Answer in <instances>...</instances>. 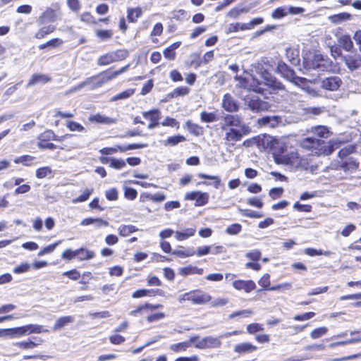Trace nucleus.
<instances>
[{"label":"nucleus","mask_w":361,"mask_h":361,"mask_svg":"<svg viewBox=\"0 0 361 361\" xmlns=\"http://www.w3.org/2000/svg\"><path fill=\"white\" fill-rule=\"evenodd\" d=\"M221 130L224 133L225 144L233 146L243 136L250 133L251 128L246 125L238 115L226 114L221 123Z\"/></svg>","instance_id":"f257e3e1"},{"label":"nucleus","mask_w":361,"mask_h":361,"mask_svg":"<svg viewBox=\"0 0 361 361\" xmlns=\"http://www.w3.org/2000/svg\"><path fill=\"white\" fill-rule=\"evenodd\" d=\"M235 80L238 81L236 87L255 92L263 93L264 91L267 90V87L281 88L279 85H274V80L267 72L261 75L260 80L252 75L247 78H243L236 75Z\"/></svg>","instance_id":"f03ea898"},{"label":"nucleus","mask_w":361,"mask_h":361,"mask_svg":"<svg viewBox=\"0 0 361 361\" xmlns=\"http://www.w3.org/2000/svg\"><path fill=\"white\" fill-rule=\"evenodd\" d=\"M129 68V65H127L121 69L114 72H104L101 74L90 77L78 84L77 86L70 89L66 94H71L75 92L79 91L85 87L90 86L91 89H94L101 87L103 84L116 78L119 75L126 72Z\"/></svg>","instance_id":"7ed1b4c3"},{"label":"nucleus","mask_w":361,"mask_h":361,"mask_svg":"<svg viewBox=\"0 0 361 361\" xmlns=\"http://www.w3.org/2000/svg\"><path fill=\"white\" fill-rule=\"evenodd\" d=\"M300 147L310 151L315 155H328L333 152L334 145L326 144L324 140L315 137H307L300 141Z\"/></svg>","instance_id":"20e7f679"},{"label":"nucleus","mask_w":361,"mask_h":361,"mask_svg":"<svg viewBox=\"0 0 361 361\" xmlns=\"http://www.w3.org/2000/svg\"><path fill=\"white\" fill-rule=\"evenodd\" d=\"M274 161L277 164L289 165L295 168L307 169L309 162L307 159L302 158L297 152H290L286 154H275Z\"/></svg>","instance_id":"39448f33"},{"label":"nucleus","mask_w":361,"mask_h":361,"mask_svg":"<svg viewBox=\"0 0 361 361\" xmlns=\"http://www.w3.org/2000/svg\"><path fill=\"white\" fill-rule=\"evenodd\" d=\"M237 94L244 101L245 106L253 112H261L267 111L270 108V104L265 101L262 100L258 96L249 94L243 96L241 93Z\"/></svg>","instance_id":"423d86ee"},{"label":"nucleus","mask_w":361,"mask_h":361,"mask_svg":"<svg viewBox=\"0 0 361 361\" xmlns=\"http://www.w3.org/2000/svg\"><path fill=\"white\" fill-rule=\"evenodd\" d=\"M128 56V52L125 50H116L113 52L101 56L97 61L99 66H106L111 63L125 59Z\"/></svg>","instance_id":"0eeeda50"},{"label":"nucleus","mask_w":361,"mask_h":361,"mask_svg":"<svg viewBox=\"0 0 361 361\" xmlns=\"http://www.w3.org/2000/svg\"><path fill=\"white\" fill-rule=\"evenodd\" d=\"M257 147L261 151L267 149L276 150V145L279 143L276 138L267 134H262L257 135Z\"/></svg>","instance_id":"6e6552de"},{"label":"nucleus","mask_w":361,"mask_h":361,"mask_svg":"<svg viewBox=\"0 0 361 361\" xmlns=\"http://www.w3.org/2000/svg\"><path fill=\"white\" fill-rule=\"evenodd\" d=\"M147 146V144H130L126 146L115 145L113 147H104L99 149V152L104 155H111L118 152H125L128 150L142 149Z\"/></svg>","instance_id":"1a4fd4ad"},{"label":"nucleus","mask_w":361,"mask_h":361,"mask_svg":"<svg viewBox=\"0 0 361 361\" xmlns=\"http://www.w3.org/2000/svg\"><path fill=\"white\" fill-rule=\"evenodd\" d=\"M209 195L207 192L201 191H192L187 192L185 195V200L195 201V206H203L206 204L209 200Z\"/></svg>","instance_id":"9d476101"},{"label":"nucleus","mask_w":361,"mask_h":361,"mask_svg":"<svg viewBox=\"0 0 361 361\" xmlns=\"http://www.w3.org/2000/svg\"><path fill=\"white\" fill-rule=\"evenodd\" d=\"M221 107L227 112L234 113L240 109L239 103L230 94H225L221 100Z\"/></svg>","instance_id":"9b49d317"},{"label":"nucleus","mask_w":361,"mask_h":361,"mask_svg":"<svg viewBox=\"0 0 361 361\" xmlns=\"http://www.w3.org/2000/svg\"><path fill=\"white\" fill-rule=\"evenodd\" d=\"M232 286L237 290H243L246 293L252 292L256 288L255 283L252 280H235Z\"/></svg>","instance_id":"f8f14e48"},{"label":"nucleus","mask_w":361,"mask_h":361,"mask_svg":"<svg viewBox=\"0 0 361 361\" xmlns=\"http://www.w3.org/2000/svg\"><path fill=\"white\" fill-rule=\"evenodd\" d=\"M212 297L200 290H192L191 302L195 305H204L212 301Z\"/></svg>","instance_id":"ddd939ff"},{"label":"nucleus","mask_w":361,"mask_h":361,"mask_svg":"<svg viewBox=\"0 0 361 361\" xmlns=\"http://www.w3.org/2000/svg\"><path fill=\"white\" fill-rule=\"evenodd\" d=\"M341 85V80L338 76H331L321 81V87L326 90L336 91Z\"/></svg>","instance_id":"4468645a"},{"label":"nucleus","mask_w":361,"mask_h":361,"mask_svg":"<svg viewBox=\"0 0 361 361\" xmlns=\"http://www.w3.org/2000/svg\"><path fill=\"white\" fill-rule=\"evenodd\" d=\"M144 118L149 119L150 123L148 124V129H154L159 125L160 111L157 109L145 111L142 113Z\"/></svg>","instance_id":"2eb2a0df"},{"label":"nucleus","mask_w":361,"mask_h":361,"mask_svg":"<svg viewBox=\"0 0 361 361\" xmlns=\"http://www.w3.org/2000/svg\"><path fill=\"white\" fill-rule=\"evenodd\" d=\"M257 346L248 342H243L235 345L233 350L238 355L252 353L257 350Z\"/></svg>","instance_id":"dca6fc26"},{"label":"nucleus","mask_w":361,"mask_h":361,"mask_svg":"<svg viewBox=\"0 0 361 361\" xmlns=\"http://www.w3.org/2000/svg\"><path fill=\"white\" fill-rule=\"evenodd\" d=\"M281 121V118L278 116H267L258 118L257 123L261 126H268L270 128L276 127Z\"/></svg>","instance_id":"f3484780"},{"label":"nucleus","mask_w":361,"mask_h":361,"mask_svg":"<svg viewBox=\"0 0 361 361\" xmlns=\"http://www.w3.org/2000/svg\"><path fill=\"white\" fill-rule=\"evenodd\" d=\"M202 349L216 348L221 345L219 337L206 336L202 338Z\"/></svg>","instance_id":"a211bd4d"},{"label":"nucleus","mask_w":361,"mask_h":361,"mask_svg":"<svg viewBox=\"0 0 361 361\" xmlns=\"http://www.w3.org/2000/svg\"><path fill=\"white\" fill-rule=\"evenodd\" d=\"M89 120L92 122H96L106 125H111L113 123H116L117 122V118L108 117L105 115L101 114H96L94 115H91L89 117Z\"/></svg>","instance_id":"6ab92c4d"},{"label":"nucleus","mask_w":361,"mask_h":361,"mask_svg":"<svg viewBox=\"0 0 361 361\" xmlns=\"http://www.w3.org/2000/svg\"><path fill=\"white\" fill-rule=\"evenodd\" d=\"M59 18L57 12L52 8H47L39 17V21L41 23L47 22H54Z\"/></svg>","instance_id":"aec40b11"},{"label":"nucleus","mask_w":361,"mask_h":361,"mask_svg":"<svg viewBox=\"0 0 361 361\" xmlns=\"http://www.w3.org/2000/svg\"><path fill=\"white\" fill-rule=\"evenodd\" d=\"M196 232L195 228H186L175 232V238L178 241H183L192 237Z\"/></svg>","instance_id":"412c9836"},{"label":"nucleus","mask_w":361,"mask_h":361,"mask_svg":"<svg viewBox=\"0 0 361 361\" xmlns=\"http://www.w3.org/2000/svg\"><path fill=\"white\" fill-rule=\"evenodd\" d=\"M178 272L182 276H187V275H202L204 273V269L202 268H199L195 266H188L185 267H180L178 270Z\"/></svg>","instance_id":"4be33fe9"},{"label":"nucleus","mask_w":361,"mask_h":361,"mask_svg":"<svg viewBox=\"0 0 361 361\" xmlns=\"http://www.w3.org/2000/svg\"><path fill=\"white\" fill-rule=\"evenodd\" d=\"M51 80V78L45 74H34L30 78L27 87H32L38 83H47Z\"/></svg>","instance_id":"5701e85b"},{"label":"nucleus","mask_w":361,"mask_h":361,"mask_svg":"<svg viewBox=\"0 0 361 361\" xmlns=\"http://www.w3.org/2000/svg\"><path fill=\"white\" fill-rule=\"evenodd\" d=\"M25 336L32 334H41V333H48L49 331L47 329H44L42 326L39 324H27L24 326Z\"/></svg>","instance_id":"b1692460"},{"label":"nucleus","mask_w":361,"mask_h":361,"mask_svg":"<svg viewBox=\"0 0 361 361\" xmlns=\"http://www.w3.org/2000/svg\"><path fill=\"white\" fill-rule=\"evenodd\" d=\"M25 336L24 326L6 329L5 338H14Z\"/></svg>","instance_id":"393cba45"},{"label":"nucleus","mask_w":361,"mask_h":361,"mask_svg":"<svg viewBox=\"0 0 361 361\" xmlns=\"http://www.w3.org/2000/svg\"><path fill=\"white\" fill-rule=\"evenodd\" d=\"M74 322V317L72 316H65L57 319L53 326L54 331H58L61 329L63 326L73 323Z\"/></svg>","instance_id":"a878e982"},{"label":"nucleus","mask_w":361,"mask_h":361,"mask_svg":"<svg viewBox=\"0 0 361 361\" xmlns=\"http://www.w3.org/2000/svg\"><path fill=\"white\" fill-rule=\"evenodd\" d=\"M43 342H44V341L42 338H38L37 343H35L30 340H27V341H24L16 342V343H13V345L19 348H21V349L29 350V349H33L37 345L41 344Z\"/></svg>","instance_id":"bb28decb"},{"label":"nucleus","mask_w":361,"mask_h":361,"mask_svg":"<svg viewBox=\"0 0 361 361\" xmlns=\"http://www.w3.org/2000/svg\"><path fill=\"white\" fill-rule=\"evenodd\" d=\"M329 20L334 24H340L343 22L350 20L351 15L348 13H341L329 16Z\"/></svg>","instance_id":"cd10ccee"},{"label":"nucleus","mask_w":361,"mask_h":361,"mask_svg":"<svg viewBox=\"0 0 361 361\" xmlns=\"http://www.w3.org/2000/svg\"><path fill=\"white\" fill-rule=\"evenodd\" d=\"M345 64L351 71L357 69L361 66V58L358 56H349L345 59Z\"/></svg>","instance_id":"c85d7f7f"},{"label":"nucleus","mask_w":361,"mask_h":361,"mask_svg":"<svg viewBox=\"0 0 361 361\" xmlns=\"http://www.w3.org/2000/svg\"><path fill=\"white\" fill-rule=\"evenodd\" d=\"M161 295V290H157L156 291H154V290H149V289H140V290H137L136 291H135L132 296L133 298H142V297H145V296H147V295Z\"/></svg>","instance_id":"c756f323"},{"label":"nucleus","mask_w":361,"mask_h":361,"mask_svg":"<svg viewBox=\"0 0 361 361\" xmlns=\"http://www.w3.org/2000/svg\"><path fill=\"white\" fill-rule=\"evenodd\" d=\"M339 44L347 51H350L353 49V43L349 35H342L338 38Z\"/></svg>","instance_id":"7c9ffc66"},{"label":"nucleus","mask_w":361,"mask_h":361,"mask_svg":"<svg viewBox=\"0 0 361 361\" xmlns=\"http://www.w3.org/2000/svg\"><path fill=\"white\" fill-rule=\"evenodd\" d=\"M77 255L80 261L90 259L94 257L93 251L82 247L77 250Z\"/></svg>","instance_id":"2f4dec72"},{"label":"nucleus","mask_w":361,"mask_h":361,"mask_svg":"<svg viewBox=\"0 0 361 361\" xmlns=\"http://www.w3.org/2000/svg\"><path fill=\"white\" fill-rule=\"evenodd\" d=\"M185 140V137L183 135H178L175 136L169 137L166 140L163 141V145L165 147L175 146L180 142Z\"/></svg>","instance_id":"473e14b6"},{"label":"nucleus","mask_w":361,"mask_h":361,"mask_svg":"<svg viewBox=\"0 0 361 361\" xmlns=\"http://www.w3.org/2000/svg\"><path fill=\"white\" fill-rule=\"evenodd\" d=\"M137 230L138 229L133 225H121L118 228L120 235L123 237L128 236Z\"/></svg>","instance_id":"72a5a7b5"},{"label":"nucleus","mask_w":361,"mask_h":361,"mask_svg":"<svg viewBox=\"0 0 361 361\" xmlns=\"http://www.w3.org/2000/svg\"><path fill=\"white\" fill-rule=\"evenodd\" d=\"M316 136L320 138H326L329 135L328 128L323 126H315L311 130Z\"/></svg>","instance_id":"f704fd0d"},{"label":"nucleus","mask_w":361,"mask_h":361,"mask_svg":"<svg viewBox=\"0 0 361 361\" xmlns=\"http://www.w3.org/2000/svg\"><path fill=\"white\" fill-rule=\"evenodd\" d=\"M188 348H190V342H188V341L172 344L169 347L170 350L174 353L184 352Z\"/></svg>","instance_id":"c9c22d12"},{"label":"nucleus","mask_w":361,"mask_h":361,"mask_svg":"<svg viewBox=\"0 0 361 361\" xmlns=\"http://www.w3.org/2000/svg\"><path fill=\"white\" fill-rule=\"evenodd\" d=\"M200 118L202 122L212 123L218 120L217 115L215 112L202 111L200 114Z\"/></svg>","instance_id":"e433bc0d"},{"label":"nucleus","mask_w":361,"mask_h":361,"mask_svg":"<svg viewBox=\"0 0 361 361\" xmlns=\"http://www.w3.org/2000/svg\"><path fill=\"white\" fill-rule=\"evenodd\" d=\"M55 30V26L47 25L41 27L37 32L35 34V37L37 39H42L48 34L53 32Z\"/></svg>","instance_id":"4c0bfd02"},{"label":"nucleus","mask_w":361,"mask_h":361,"mask_svg":"<svg viewBox=\"0 0 361 361\" xmlns=\"http://www.w3.org/2000/svg\"><path fill=\"white\" fill-rule=\"evenodd\" d=\"M142 13V9L139 7L135 8H129L128 10V18L130 22H135L137 18L141 16Z\"/></svg>","instance_id":"58836bf2"},{"label":"nucleus","mask_w":361,"mask_h":361,"mask_svg":"<svg viewBox=\"0 0 361 361\" xmlns=\"http://www.w3.org/2000/svg\"><path fill=\"white\" fill-rule=\"evenodd\" d=\"M286 56L287 59L293 64L298 62V51L292 47H288L286 49Z\"/></svg>","instance_id":"ea45409f"},{"label":"nucleus","mask_w":361,"mask_h":361,"mask_svg":"<svg viewBox=\"0 0 361 361\" xmlns=\"http://www.w3.org/2000/svg\"><path fill=\"white\" fill-rule=\"evenodd\" d=\"M35 157L30 155H23L19 157H17L14 159V162L16 164H22L25 166H31L32 164V161L35 160Z\"/></svg>","instance_id":"a19ab883"},{"label":"nucleus","mask_w":361,"mask_h":361,"mask_svg":"<svg viewBox=\"0 0 361 361\" xmlns=\"http://www.w3.org/2000/svg\"><path fill=\"white\" fill-rule=\"evenodd\" d=\"M135 92V90L133 89H128L125 91H123L120 92L119 94H116V96L111 98V102H115L120 99H125L130 97H131Z\"/></svg>","instance_id":"79ce46f5"},{"label":"nucleus","mask_w":361,"mask_h":361,"mask_svg":"<svg viewBox=\"0 0 361 361\" xmlns=\"http://www.w3.org/2000/svg\"><path fill=\"white\" fill-rule=\"evenodd\" d=\"M357 166H358V163L356 161L353 160L352 159H350L348 161H347L341 164V168L345 171H350V172H353V171H355L357 169Z\"/></svg>","instance_id":"37998d69"},{"label":"nucleus","mask_w":361,"mask_h":361,"mask_svg":"<svg viewBox=\"0 0 361 361\" xmlns=\"http://www.w3.org/2000/svg\"><path fill=\"white\" fill-rule=\"evenodd\" d=\"M288 15L286 7H279L271 13V18L274 19H281Z\"/></svg>","instance_id":"c03bdc74"},{"label":"nucleus","mask_w":361,"mask_h":361,"mask_svg":"<svg viewBox=\"0 0 361 361\" xmlns=\"http://www.w3.org/2000/svg\"><path fill=\"white\" fill-rule=\"evenodd\" d=\"M96 35L102 41H106L111 38L113 36V32L110 30H97Z\"/></svg>","instance_id":"a18cd8bd"},{"label":"nucleus","mask_w":361,"mask_h":361,"mask_svg":"<svg viewBox=\"0 0 361 361\" xmlns=\"http://www.w3.org/2000/svg\"><path fill=\"white\" fill-rule=\"evenodd\" d=\"M127 183L128 182H126L123 185L125 197L128 200H133L136 198V197L137 195V192L136 190H135L132 188L127 187L126 186Z\"/></svg>","instance_id":"49530a36"},{"label":"nucleus","mask_w":361,"mask_h":361,"mask_svg":"<svg viewBox=\"0 0 361 361\" xmlns=\"http://www.w3.org/2000/svg\"><path fill=\"white\" fill-rule=\"evenodd\" d=\"M126 166V161L122 159H116L113 157L111 162L110 163V167L116 170H121L125 168Z\"/></svg>","instance_id":"de8ad7c7"},{"label":"nucleus","mask_w":361,"mask_h":361,"mask_svg":"<svg viewBox=\"0 0 361 361\" xmlns=\"http://www.w3.org/2000/svg\"><path fill=\"white\" fill-rule=\"evenodd\" d=\"M247 11H248V10L247 8H240L235 7V8H233L232 9H231L228 12L227 16L235 19V18H238L240 14L247 13Z\"/></svg>","instance_id":"09e8293b"},{"label":"nucleus","mask_w":361,"mask_h":361,"mask_svg":"<svg viewBox=\"0 0 361 361\" xmlns=\"http://www.w3.org/2000/svg\"><path fill=\"white\" fill-rule=\"evenodd\" d=\"M305 253L307 254L309 256H315V255H325V256H329L331 255V252L330 251H324L323 252L322 250H316L314 248H307L305 250Z\"/></svg>","instance_id":"8fccbe9b"},{"label":"nucleus","mask_w":361,"mask_h":361,"mask_svg":"<svg viewBox=\"0 0 361 361\" xmlns=\"http://www.w3.org/2000/svg\"><path fill=\"white\" fill-rule=\"evenodd\" d=\"M93 192V189H85L81 195L73 200V203L82 202L89 199L90 196Z\"/></svg>","instance_id":"3c124183"},{"label":"nucleus","mask_w":361,"mask_h":361,"mask_svg":"<svg viewBox=\"0 0 361 361\" xmlns=\"http://www.w3.org/2000/svg\"><path fill=\"white\" fill-rule=\"evenodd\" d=\"M51 175V169L49 166L39 168L36 171L37 178H44Z\"/></svg>","instance_id":"603ef678"},{"label":"nucleus","mask_w":361,"mask_h":361,"mask_svg":"<svg viewBox=\"0 0 361 361\" xmlns=\"http://www.w3.org/2000/svg\"><path fill=\"white\" fill-rule=\"evenodd\" d=\"M292 288V284L290 283H283L276 286H273L269 288V290L272 291H286L289 290Z\"/></svg>","instance_id":"864d4df0"},{"label":"nucleus","mask_w":361,"mask_h":361,"mask_svg":"<svg viewBox=\"0 0 361 361\" xmlns=\"http://www.w3.org/2000/svg\"><path fill=\"white\" fill-rule=\"evenodd\" d=\"M67 128L71 131H77V132H83L85 131V128L79 123L75 121H69L66 124Z\"/></svg>","instance_id":"5fc2aeb1"},{"label":"nucleus","mask_w":361,"mask_h":361,"mask_svg":"<svg viewBox=\"0 0 361 361\" xmlns=\"http://www.w3.org/2000/svg\"><path fill=\"white\" fill-rule=\"evenodd\" d=\"M161 124L163 126H169L171 128H176L177 129H178L180 126L179 122L178 121L169 116L165 118Z\"/></svg>","instance_id":"6e6d98bb"},{"label":"nucleus","mask_w":361,"mask_h":361,"mask_svg":"<svg viewBox=\"0 0 361 361\" xmlns=\"http://www.w3.org/2000/svg\"><path fill=\"white\" fill-rule=\"evenodd\" d=\"M327 331L328 329L326 327H319L313 330L310 334V336L313 339L319 338L322 336L325 335L327 333Z\"/></svg>","instance_id":"4d7b16f0"},{"label":"nucleus","mask_w":361,"mask_h":361,"mask_svg":"<svg viewBox=\"0 0 361 361\" xmlns=\"http://www.w3.org/2000/svg\"><path fill=\"white\" fill-rule=\"evenodd\" d=\"M258 284L264 288L265 290H268L270 286V275L269 274H264L260 279L258 281Z\"/></svg>","instance_id":"13d9d810"},{"label":"nucleus","mask_w":361,"mask_h":361,"mask_svg":"<svg viewBox=\"0 0 361 361\" xmlns=\"http://www.w3.org/2000/svg\"><path fill=\"white\" fill-rule=\"evenodd\" d=\"M61 243V240H59L54 244L49 245L44 247L39 253L38 256H42L45 254L51 253L54 251L56 247Z\"/></svg>","instance_id":"bf43d9fd"},{"label":"nucleus","mask_w":361,"mask_h":361,"mask_svg":"<svg viewBox=\"0 0 361 361\" xmlns=\"http://www.w3.org/2000/svg\"><path fill=\"white\" fill-rule=\"evenodd\" d=\"M173 254L180 257H188L193 256L195 255V251L192 249L178 250H174Z\"/></svg>","instance_id":"052dcab7"},{"label":"nucleus","mask_w":361,"mask_h":361,"mask_svg":"<svg viewBox=\"0 0 361 361\" xmlns=\"http://www.w3.org/2000/svg\"><path fill=\"white\" fill-rule=\"evenodd\" d=\"M324 61L323 56L322 54H315L313 57L312 68H320L324 67V65L322 63Z\"/></svg>","instance_id":"680f3d73"},{"label":"nucleus","mask_w":361,"mask_h":361,"mask_svg":"<svg viewBox=\"0 0 361 361\" xmlns=\"http://www.w3.org/2000/svg\"><path fill=\"white\" fill-rule=\"evenodd\" d=\"M241 229L242 226L240 224H233L226 228V232L229 235H237Z\"/></svg>","instance_id":"e2e57ef3"},{"label":"nucleus","mask_w":361,"mask_h":361,"mask_svg":"<svg viewBox=\"0 0 361 361\" xmlns=\"http://www.w3.org/2000/svg\"><path fill=\"white\" fill-rule=\"evenodd\" d=\"M30 264L27 262H23L20 264L19 266L16 267L13 269V272L15 274H21L28 271L30 269Z\"/></svg>","instance_id":"0e129e2a"},{"label":"nucleus","mask_w":361,"mask_h":361,"mask_svg":"<svg viewBox=\"0 0 361 361\" xmlns=\"http://www.w3.org/2000/svg\"><path fill=\"white\" fill-rule=\"evenodd\" d=\"M263 330V327L258 323H252L247 326V331L250 334H253Z\"/></svg>","instance_id":"69168bd1"},{"label":"nucleus","mask_w":361,"mask_h":361,"mask_svg":"<svg viewBox=\"0 0 361 361\" xmlns=\"http://www.w3.org/2000/svg\"><path fill=\"white\" fill-rule=\"evenodd\" d=\"M190 89L187 87H179L172 92V97L185 96L189 93Z\"/></svg>","instance_id":"338daca9"},{"label":"nucleus","mask_w":361,"mask_h":361,"mask_svg":"<svg viewBox=\"0 0 361 361\" xmlns=\"http://www.w3.org/2000/svg\"><path fill=\"white\" fill-rule=\"evenodd\" d=\"M67 5L71 10L78 13L80 9V3L79 0H67Z\"/></svg>","instance_id":"774afa93"}]
</instances>
